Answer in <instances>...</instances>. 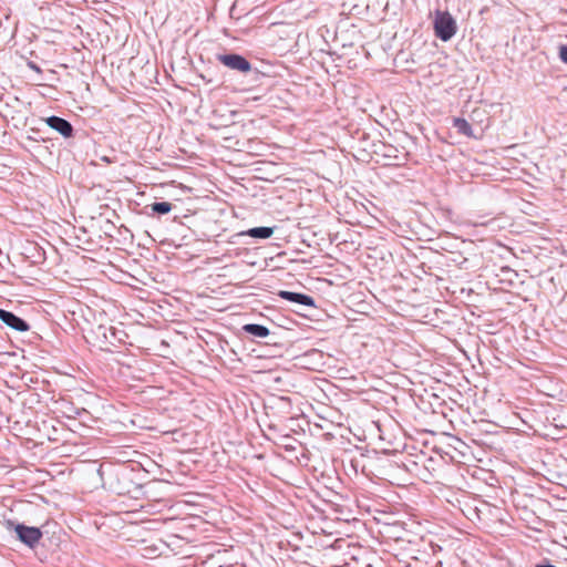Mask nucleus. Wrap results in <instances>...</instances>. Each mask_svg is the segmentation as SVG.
I'll return each mask as SVG.
<instances>
[{
    "label": "nucleus",
    "mask_w": 567,
    "mask_h": 567,
    "mask_svg": "<svg viewBox=\"0 0 567 567\" xmlns=\"http://www.w3.org/2000/svg\"><path fill=\"white\" fill-rule=\"evenodd\" d=\"M433 27L435 35L444 42L450 41L457 31L456 21L447 11L435 12Z\"/></svg>",
    "instance_id": "nucleus-1"
},
{
    "label": "nucleus",
    "mask_w": 567,
    "mask_h": 567,
    "mask_svg": "<svg viewBox=\"0 0 567 567\" xmlns=\"http://www.w3.org/2000/svg\"><path fill=\"white\" fill-rule=\"evenodd\" d=\"M217 60L230 70H235L241 73H248L251 71V63L243 55L236 53L218 54Z\"/></svg>",
    "instance_id": "nucleus-2"
},
{
    "label": "nucleus",
    "mask_w": 567,
    "mask_h": 567,
    "mask_svg": "<svg viewBox=\"0 0 567 567\" xmlns=\"http://www.w3.org/2000/svg\"><path fill=\"white\" fill-rule=\"evenodd\" d=\"M18 538L27 546L33 548L42 537V532L38 527H29L23 524L16 526Z\"/></svg>",
    "instance_id": "nucleus-3"
},
{
    "label": "nucleus",
    "mask_w": 567,
    "mask_h": 567,
    "mask_svg": "<svg viewBox=\"0 0 567 567\" xmlns=\"http://www.w3.org/2000/svg\"><path fill=\"white\" fill-rule=\"evenodd\" d=\"M0 320L16 331L24 332L30 329L25 320L4 309H0Z\"/></svg>",
    "instance_id": "nucleus-4"
},
{
    "label": "nucleus",
    "mask_w": 567,
    "mask_h": 567,
    "mask_svg": "<svg viewBox=\"0 0 567 567\" xmlns=\"http://www.w3.org/2000/svg\"><path fill=\"white\" fill-rule=\"evenodd\" d=\"M45 122L49 127L59 132L63 137H71L73 135L74 130L72 124L62 117L52 115L49 116Z\"/></svg>",
    "instance_id": "nucleus-5"
},
{
    "label": "nucleus",
    "mask_w": 567,
    "mask_h": 567,
    "mask_svg": "<svg viewBox=\"0 0 567 567\" xmlns=\"http://www.w3.org/2000/svg\"><path fill=\"white\" fill-rule=\"evenodd\" d=\"M278 295L280 298L288 300L290 302H295V303H299V305L308 306V307H315L313 298L308 295L300 293V292L287 291V290H281V291H279Z\"/></svg>",
    "instance_id": "nucleus-6"
},
{
    "label": "nucleus",
    "mask_w": 567,
    "mask_h": 567,
    "mask_svg": "<svg viewBox=\"0 0 567 567\" xmlns=\"http://www.w3.org/2000/svg\"><path fill=\"white\" fill-rule=\"evenodd\" d=\"M243 330L257 338H266L270 334V331L267 327L258 323H247L243 326Z\"/></svg>",
    "instance_id": "nucleus-7"
},
{
    "label": "nucleus",
    "mask_w": 567,
    "mask_h": 567,
    "mask_svg": "<svg viewBox=\"0 0 567 567\" xmlns=\"http://www.w3.org/2000/svg\"><path fill=\"white\" fill-rule=\"evenodd\" d=\"M274 234V227H254L248 229L245 235L251 238L267 239Z\"/></svg>",
    "instance_id": "nucleus-8"
},
{
    "label": "nucleus",
    "mask_w": 567,
    "mask_h": 567,
    "mask_svg": "<svg viewBox=\"0 0 567 567\" xmlns=\"http://www.w3.org/2000/svg\"><path fill=\"white\" fill-rule=\"evenodd\" d=\"M453 127L457 130V132L467 137H473V130L471 124L463 117H454L453 118Z\"/></svg>",
    "instance_id": "nucleus-9"
},
{
    "label": "nucleus",
    "mask_w": 567,
    "mask_h": 567,
    "mask_svg": "<svg viewBox=\"0 0 567 567\" xmlns=\"http://www.w3.org/2000/svg\"><path fill=\"white\" fill-rule=\"evenodd\" d=\"M173 208V205L168 202H155L151 205V209L153 213L158 215L168 214Z\"/></svg>",
    "instance_id": "nucleus-10"
},
{
    "label": "nucleus",
    "mask_w": 567,
    "mask_h": 567,
    "mask_svg": "<svg viewBox=\"0 0 567 567\" xmlns=\"http://www.w3.org/2000/svg\"><path fill=\"white\" fill-rule=\"evenodd\" d=\"M559 59L567 64V44L559 47Z\"/></svg>",
    "instance_id": "nucleus-11"
},
{
    "label": "nucleus",
    "mask_w": 567,
    "mask_h": 567,
    "mask_svg": "<svg viewBox=\"0 0 567 567\" xmlns=\"http://www.w3.org/2000/svg\"><path fill=\"white\" fill-rule=\"evenodd\" d=\"M29 68L34 70L35 72H41V69L34 63V62H29L28 63Z\"/></svg>",
    "instance_id": "nucleus-12"
},
{
    "label": "nucleus",
    "mask_w": 567,
    "mask_h": 567,
    "mask_svg": "<svg viewBox=\"0 0 567 567\" xmlns=\"http://www.w3.org/2000/svg\"><path fill=\"white\" fill-rule=\"evenodd\" d=\"M478 112H480V110H474V111H473V113H472V115H475V114H477Z\"/></svg>",
    "instance_id": "nucleus-13"
}]
</instances>
